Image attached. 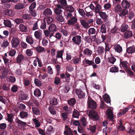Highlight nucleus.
Segmentation results:
<instances>
[{
	"mask_svg": "<svg viewBox=\"0 0 135 135\" xmlns=\"http://www.w3.org/2000/svg\"><path fill=\"white\" fill-rule=\"evenodd\" d=\"M56 19L58 21L61 22H63L64 20L63 17L61 15L57 16L56 17Z\"/></svg>",
	"mask_w": 135,
	"mask_h": 135,
	"instance_id": "nucleus-42",
	"label": "nucleus"
},
{
	"mask_svg": "<svg viewBox=\"0 0 135 135\" xmlns=\"http://www.w3.org/2000/svg\"><path fill=\"white\" fill-rule=\"evenodd\" d=\"M50 103L51 104L54 105H56L58 103L57 99L55 98L50 99Z\"/></svg>",
	"mask_w": 135,
	"mask_h": 135,
	"instance_id": "nucleus-21",
	"label": "nucleus"
},
{
	"mask_svg": "<svg viewBox=\"0 0 135 135\" xmlns=\"http://www.w3.org/2000/svg\"><path fill=\"white\" fill-rule=\"evenodd\" d=\"M103 99L106 103H110V98L108 95L107 94H105L103 95Z\"/></svg>",
	"mask_w": 135,
	"mask_h": 135,
	"instance_id": "nucleus-17",
	"label": "nucleus"
},
{
	"mask_svg": "<svg viewBox=\"0 0 135 135\" xmlns=\"http://www.w3.org/2000/svg\"><path fill=\"white\" fill-rule=\"evenodd\" d=\"M114 48L115 51L118 53L120 52L122 50V47L118 44L115 45Z\"/></svg>",
	"mask_w": 135,
	"mask_h": 135,
	"instance_id": "nucleus-18",
	"label": "nucleus"
},
{
	"mask_svg": "<svg viewBox=\"0 0 135 135\" xmlns=\"http://www.w3.org/2000/svg\"><path fill=\"white\" fill-rule=\"evenodd\" d=\"M64 52L63 50L57 51V54L56 56V59L57 60L58 58H60V59L61 62L60 61L59 62H62L63 60V58L62 57L63 53Z\"/></svg>",
	"mask_w": 135,
	"mask_h": 135,
	"instance_id": "nucleus-9",
	"label": "nucleus"
},
{
	"mask_svg": "<svg viewBox=\"0 0 135 135\" xmlns=\"http://www.w3.org/2000/svg\"><path fill=\"white\" fill-rule=\"evenodd\" d=\"M26 40V42L30 44H32L34 42V41L32 38L31 36H27Z\"/></svg>",
	"mask_w": 135,
	"mask_h": 135,
	"instance_id": "nucleus-22",
	"label": "nucleus"
},
{
	"mask_svg": "<svg viewBox=\"0 0 135 135\" xmlns=\"http://www.w3.org/2000/svg\"><path fill=\"white\" fill-rule=\"evenodd\" d=\"M26 53L28 56H31L33 53V49H27L26 51Z\"/></svg>",
	"mask_w": 135,
	"mask_h": 135,
	"instance_id": "nucleus-40",
	"label": "nucleus"
},
{
	"mask_svg": "<svg viewBox=\"0 0 135 135\" xmlns=\"http://www.w3.org/2000/svg\"><path fill=\"white\" fill-rule=\"evenodd\" d=\"M12 47L14 48L17 47L19 45V42L17 37H13L11 41Z\"/></svg>",
	"mask_w": 135,
	"mask_h": 135,
	"instance_id": "nucleus-5",
	"label": "nucleus"
},
{
	"mask_svg": "<svg viewBox=\"0 0 135 135\" xmlns=\"http://www.w3.org/2000/svg\"><path fill=\"white\" fill-rule=\"evenodd\" d=\"M83 54L87 56H90L92 53V51L88 48H86L83 51Z\"/></svg>",
	"mask_w": 135,
	"mask_h": 135,
	"instance_id": "nucleus-13",
	"label": "nucleus"
},
{
	"mask_svg": "<svg viewBox=\"0 0 135 135\" xmlns=\"http://www.w3.org/2000/svg\"><path fill=\"white\" fill-rule=\"evenodd\" d=\"M3 23L4 25L6 27H11L12 26L11 22L8 20H4Z\"/></svg>",
	"mask_w": 135,
	"mask_h": 135,
	"instance_id": "nucleus-23",
	"label": "nucleus"
},
{
	"mask_svg": "<svg viewBox=\"0 0 135 135\" xmlns=\"http://www.w3.org/2000/svg\"><path fill=\"white\" fill-rule=\"evenodd\" d=\"M54 11L56 14L59 15L62 12V10L61 9L55 8L54 9Z\"/></svg>",
	"mask_w": 135,
	"mask_h": 135,
	"instance_id": "nucleus-58",
	"label": "nucleus"
},
{
	"mask_svg": "<svg viewBox=\"0 0 135 135\" xmlns=\"http://www.w3.org/2000/svg\"><path fill=\"white\" fill-rule=\"evenodd\" d=\"M33 121L35 124L36 127H39L40 125V124L39 121L36 119H33Z\"/></svg>",
	"mask_w": 135,
	"mask_h": 135,
	"instance_id": "nucleus-51",
	"label": "nucleus"
},
{
	"mask_svg": "<svg viewBox=\"0 0 135 135\" xmlns=\"http://www.w3.org/2000/svg\"><path fill=\"white\" fill-rule=\"evenodd\" d=\"M52 11L49 8H47L43 12V14L45 16L50 15L52 14Z\"/></svg>",
	"mask_w": 135,
	"mask_h": 135,
	"instance_id": "nucleus-15",
	"label": "nucleus"
},
{
	"mask_svg": "<svg viewBox=\"0 0 135 135\" xmlns=\"http://www.w3.org/2000/svg\"><path fill=\"white\" fill-rule=\"evenodd\" d=\"M56 28L55 25L54 24H52L49 26L48 29L50 32H53L55 31Z\"/></svg>",
	"mask_w": 135,
	"mask_h": 135,
	"instance_id": "nucleus-25",
	"label": "nucleus"
},
{
	"mask_svg": "<svg viewBox=\"0 0 135 135\" xmlns=\"http://www.w3.org/2000/svg\"><path fill=\"white\" fill-rule=\"evenodd\" d=\"M8 79L10 82L12 83H14L16 80L15 78L12 76H9Z\"/></svg>",
	"mask_w": 135,
	"mask_h": 135,
	"instance_id": "nucleus-60",
	"label": "nucleus"
},
{
	"mask_svg": "<svg viewBox=\"0 0 135 135\" xmlns=\"http://www.w3.org/2000/svg\"><path fill=\"white\" fill-rule=\"evenodd\" d=\"M6 15L9 16H13L14 15V13L13 10H6Z\"/></svg>",
	"mask_w": 135,
	"mask_h": 135,
	"instance_id": "nucleus-37",
	"label": "nucleus"
},
{
	"mask_svg": "<svg viewBox=\"0 0 135 135\" xmlns=\"http://www.w3.org/2000/svg\"><path fill=\"white\" fill-rule=\"evenodd\" d=\"M81 122L82 125L84 126L85 127L86 124V120L85 118L83 117L81 119Z\"/></svg>",
	"mask_w": 135,
	"mask_h": 135,
	"instance_id": "nucleus-55",
	"label": "nucleus"
},
{
	"mask_svg": "<svg viewBox=\"0 0 135 135\" xmlns=\"http://www.w3.org/2000/svg\"><path fill=\"white\" fill-rule=\"evenodd\" d=\"M49 110L50 113L52 114H56V110L52 106H51L49 108Z\"/></svg>",
	"mask_w": 135,
	"mask_h": 135,
	"instance_id": "nucleus-46",
	"label": "nucleus"
},
{
	"mask_svg": "<svg viewBox=\"0 0 135 135\" xmlns=\"http://www.w3.org/2000/svg\"><path fill=\"white\" fill-rule=\"evenodd\" d=\"M93 3L95 6V12L96 13H99L101 9V7L100 5L97 3V1H95L93 2Z\"/></svg>",
	"mask_w": 135,
	"mask_h": 135,
	"instance_id": "nucleus-10",
	"label": "nucleus"
},
{
	"mask_svg": "<svg viewBox=\"0 0 135 135\" xmlns=\"http://www.w3.org/2000/svg\"><path fill=\"white\" fill-rule=\"evenodd\" d=\"M36 51L39 52H41L44 50V48L40 46H39L36 48Z\"/></svg>",
	"mask_w": 135,
	"mask_h": 135,
	"instance_id": "nucleus-61",
	"label": "nucleus"
},
{
	"mask_svg": "<svg viewBox=\"0 0 135 135\" xmlns=\"http://www.w3.org/2000/svg\"><path fill=\"white\" fill-rule=\"evenodd\" d=\"M122 8L121 6L119 4L116 5L115 6L114 9L115 12L116 13L120 12L122 10Z\"/></svg>",
	"mask_w": 135,
	"mask_h": 135,
	"instance_id": "nucleus-27",
	"label": "nucleus"
},
{
	"mask_svg": "<svg viewBox=\"0 0 135 135\" xmlns=\"http://www.w3.org/2000/svg\"><path fill=\"white\" fill-rule=\"evenodd\" d=\"M66 9L67 11H69L71 12H73L74 11L73 7L71 6L66 7Z\"/></svg>",
	"mask_w": 135,
	"mask_h": 135,
	"instance_id": "nucleus-54",
	"label": "nucleus"
},
{
	"mask_svg": "<svg viewBox=\"0 0 135 135\" xmlns=\"http://www.w3.org/2000/svg\"><path fill=\"white\" fill-rule=\"evenodd\" d=\"M33 64V65H29V67L31 68V70L35 68L37 66V64H38V66L40 67H41L42 65L41 62L38 57H36L35 60H34ZM30 70V69H29V70Z\"/></svg>",
	"mask_w": 135,
	"mask_h": 135,
	"instance_id": "nucleus-3",
	"label": "nucleus"
},
{
	"mask_svg": "<svg viewBox=\"0 0 135 135\" xmlns=\"http://www.w3.org/2000/svg\"><path fill=\"white\" fill-rule=\"evenodd\" d=\"M72 40L74 44L79 45L81 43L82 38L81 36L79 35L75 36L73 37Z\"/></svg>",
	"mask_w": 135,
	"mask_h": 135,
	"instance_id": "nucleus-4",
	"label": "nucleus"
},
{
	"mask_svg": "<svg viewBox=\"0 0 135 135\" xmlns=\"http://www.w3.org/2000/svg\"><path fill=\"white\" fill-rule=\"evenodd\" d=\"M77 18L76 17H73L70 20L68 21V23L70 25L73 24L77 22Z\"/></svg>",
	"mask_w": 135,
	"mask_h": 135,
	"instance_id": "nucleus-30",
	"label": "nucleus"
},
{
	"mask_svg": "<svg viewBox=\"0 0 135 135\" xmlns=\"http://www.w3.org/2000/svg\"><path fill=\"white\" fill-rule=\"evenodd\" d=\"M130 107H128L127 108H125L123 110L122 112H119L118 113V116H119V115H123L124 114V113H126L127 111L129 110V109L130 108Z\"/></svg>",
	"mask_w": 135,
	"mask_h": 135,
	"instance_id": "nucleus-56",
	"label": "nucleus"
},
{
	"mask_svg": "<svg viewBox=\"0 0 135 135\" xmlns=\"http://www.w3.org/2000/svg\"><path fill=\"white\" fill-rule=\"evenodd\" d=\"M118 71V69L117 67L116 66L110 68V72H117Z\"/></svg>",
	"mask_w": 135,
	"mask_h": 135,
	"instance_id": "nucleus-45",
	"label": "nucleus"
},
{
	"mask_svg": "<svg viewBox=\"0 0 135 135\" xmlns=\"http://www.w3.org/2000/svg\"><path fill=\"white\" fill-rule=\"evenodd\" d=\"M24 5L22 3H18L16 5L15 8L16 9H20L23 8L24 7Z\"/></svg>",
	"mask_w": 135,
	"mask_h": 135,
	"instance_id": "nucleus-36",
	"label": "nucleus"
},
{
	"mask_svg": "<svg viewBox=\"0 0 135 135\" xmlns=\"http://www.w3.org/2000/svg\"><path fill=\"white\" fill-rule=\"evenodd\" d=\"M122 7L124 8H128L130 6V4L127 0H123L121 2Z\"/></svg>",
	"mask_w": 135,
	"mask_h": 135,
	"instance_id": "nucleus-7",
	"label": "nucleus"
},
{
	"mask_svg": "<svg viewBox=\"0 0 135 135\" xmlns=\"http://www.w3.org/2000/svg\"><path fill=\"white\" fill-rule=\"evenodd\" d=\"M127 51L128 54L132 53L134 52L135 48L133 47H130L127 49Z\"/></svg>",
	"mask_w": 135,
	"mask_h": 135,
	"instance_id": "nucleus-34",
	"label": "nucleus"
},
{
	"mask_svg": "<svg viewBox=\"0 0 135 135\" xmlns=\"http://www.w3.org/2000/svg\"><path fill=\"white\" fill-rule=\"evenodd\" d=\"M65 130L64 131V133L65 135H73L70 127L67 126H65Z\"/></svg>",
	"mask_w": 135,
	"mask_h": 135,
	"instance_id": "nucleus-12",
	"label": "nucleus"
},
{
	"mask_svg": "<svg viewBox=\"0 0 135 135\" xmlns=\"http://www.w3.org/2000/svg\"><path fill=\"white\" fill-rule=\"evenodd\" d=\"M127 62L126 61L121 62L120 65L121 67H123L124 69H127Z\"/></svg>",
	"mask_w": 135,
	"mask_h": 135,
	"instance_id": "nucleus-35",
	"label": "nucleus"
},
{
	"mask_svg": "<svg viewBox=\"0 0 135 135\" xmlns=\"http://www.w3.org/2000/svg\"><path fill=\"white\" fill-rule=\"evenodd\" d=\"M13 116L12 114H9L8 115L7 120L8 122L11 123L13 122Z\"/></svg>",
	"mask_w": 135,
	"mask_h": 135,
	"instance_id": "nucleus-59",
	"label": "nucleus"
},
{
	"mask_svg": "<svg viewBox=\"0 0 135 135\" xmlns=\"http://www.w3.org/2000/svg\"><path fill=\"white\" fill-rule=\"evenodd\" d=\"M23 18L25 20H29L31 18V16L28 14H24L22 16Z\"/></svg>",
	"mask_w": 135,
	"mask_h": 135,
	"instance_id": "nucleus-57",
	"label": "nucleus"
},
{
	"mask_svg": "<svg viewBox=\"0 0 135 135\" xmlns=\"http://www.w3.org/2000/svg\"><path fill=\"white\" fill-rule=\"evenodd\" d=\"M96 31L94 28H90L88 30V33L89 34H95Z\"/></svg>",
	"mask_w": 135,
	"mask_h": 135,
	"instance_id": "nucleus-62",
	"label": "nucleus"
},
{
	"mask_svg": "<svg viewBox=\"0 0 135 135\" xmlns=\"http://www.w3.org/2000/svg\"><path fill=\"white\" fill-rule=\"evenodd\" d=\"M88 108L91 109H95L97 107L96 102L89 96L88 97L87 102Z\"/></svg>",
	"mask_w": 135,
	"mask_h": 135,
	"instance_id": "nucleus-2",
	"label": "nucleus"
},
{
	"mask_svg": "<svg viewBox=\"0 0 135 135\" xmlns=\"http://www.w3.org/2000/svg\"><path fill=\"white\" fill-rule=\"evenodd\" d=\"M88 116L89 118L95 120H97L99 118L98 113L94 110H89Z\"/></svg>",
	"mask_w": 135,
	"mask_h": 135,
	"instance_id": "nucleus-1",
	"label": "nucleus"
},
{
	"mask_svg": "<svg viewBox=\"0 0 135 135\" xmlns=\"http://www.w3.org/2000/svg\"><path fill=\"white\" fill-rule=\"evenodd\" d=\"M16 52V51L15 50H12L9 51L8 52V55L11 56H13L15 55Z\"/></svg>",
	"mask_w": 135,
	"mask_h": 135,
	"instance_id": "nucleus-63",
	"label": "nucleus"
},
{
	"mask_svg": "<svg viewBox=\"0 0 135 135\" xmlns=\"http://www.w3.org/2000/svg\"><path fill=\"white\" fill-rule=\"evenodd\" d=\"M81 61L80 58L75 57H74L72 60V61L74 64H78Z\"/></svg>",
	"mask_w": 135,
	"mask_h": 135,
	"instance_id": "nucleus-26",
	"label": "nucleus"
},
{
	"mask_svg": "<svg viewBox=\"0 0 135 135\" xmlns=\"http://www.w3.org/2000/svg\"><path fill=\"white\" fill-rule=\"evenodd\" d=\"M107 114L108 118L110 119L113 118V115L112 111L110 109H108L107 112Z\"/></svg>",
	"mask_w": 135,
	"mask_h": 135,
	"instance_id": "nucleus-14",
	"label": "nucleus"
},
{
	"mask_svg": "<svg viewBox=\"0 0 135 135\" xmlns=\"http://www.w3.org/2000/svg\"><path fill=\"white\" fill-rule=\"evenodd\" d=\"M34 81L35 83L37 86H39L41 85L42 84L41 82L38 79H35Z\"/></svg>",
	"mask_w": 135,
	"mask_h": 135,
	"instance_id": "nucleus-53",
	"label": "nucleus"
},
{
	"mask_svg": "<svg viewBox=\"0 0 135 135\" xmlns=\"http://www.w3.org/2000/svg\"><path fill=\"white\" fill-rule=\"evenodd\" d=\"M99 14L100 17L103 20H105L107 17V15L104 12H100L99 13Z\"/></svg>",
	"mask_w": 135,
	"mask_h": 135,
	"instance_id": "nucleus-20",
	"label": "nucleus"
},
{
	"mask_svg": "<svg viewBox=\"0 0 135 135\" xmlns=\"http://www.w3.org/2000/svg\"><path fill=\"white\" fill-rule=\"evenodd\" d=\"M88 8H89L88 7H87L85 8V9L86 12V15L88 17L91 18L93 15V13L92 11H91L90 12H87L86 10H87Z\"/></svg>",
	"mask_w": 135,
	"mask_h": 135,
	"instance_id": "nucleus-43",
	"label": "nucleus"
},
{
	"mask_svg": "<svg viewBox=\"0 0 135 135\" xmlns=\"http://www.w3.org/2000/svg\"><path fill=\"white\" fill-rule=\"evenodd\" d=\"M20 115L21 118H24L28 116V114L26 112L22 111L20 113Z\"/></svg>",
	"mask_w": 135,
	"mask_h": 135,
	"instance_id": "nucleus-32",
	"label": "nucleus"
},
{
	"mask_svg": "<svg viewBox=\"0 0 135 135\" xmlns=\"http://www.w3.org/2000/svg\"><path fill=\"white\" fill-rule=\"evenodd\" d=\"M3 59L4 60L5 64L8 67H9L11 65V62L12 60H9L7 58L5 57H3Z\"/></svg>",
	"mask_w": 135,
	"mask_h": 135,
	"instance_id": "nucleus-11",
	"label": "nucleus"
},
{
	"mask_svg": "<svg viewBox=\"0 0 135 135\" xmlns=\"http://www.w3.org/2000/svg\"><path fill=\"white\" fill-rule=\"evenodd\" d=\"M19 28L20 31L22 32H26L27 30V27L23 24L20 25Z\"/></svg>",
	"mask_w": 135,
	"mask_h": 135,
	"instance_id": "nucleus-24",
	"label": "nucleus"
},
{
	"mask_svg": "<svg viewBox=\"0 0 135 135\" xmlns=\"http://www.w3.org/2000/svg\"><path fill=\"white\" fill-rule=\"evenodd\" d=\"M104 49L102 47L98 46L97 49V51L99 54H102L104 52Z\"/></svg>",
	"mask_w": 135,
	"mask_h": 135,
	"instance_id": "nucleus-52",
	"label": "nucleus"
},
{
	"mask_svg": "<svg viewBox=\"0 0 135 135\" xmlns=\"http://www.w3.org/2000/svg\"><path fill=\"white\" fill-rule=\"evenodd\" d=\"M81 25L85 28L87 29L89 27L88 23L84 20H81L80 21Z\"/></svg>",
	"mask_w": 135,
	"mask_h": 135,
	"instance_id": "nucleus-19",
	"label": "nucleus"
},
{
	"mask_svg": "<svg viewBox=\"0 0 135 135\" xmlns=\"http://www.w3.org/2000/svg\"><path fill=\"white\" fill-rule=\"evenodd\" d=\"M75 99L74 98H72L68 101V103L70 105H73L75 104Z\"/></svg>",
	"mask_w": 135,
	"mask_h": 135,
	"instance_id": "nucleus-50",
	"label": "nucleus"
},
{
	"mask_svg": "<svg viewBox=\"0 0 135 135\" xmlns=\"http://www.w3.org/2000/svg\"><path fill=\"white\" fill-rule=\"evenodd\" d=\"M100 32L103 33H105L106 32V26L104 24H103L101 27Z\"/></svg>",
	"mask_w": 135,
	"mask_h": 135,
	"instance_id": "nucleus-48",
	"label": "nucleus"
},
{
	"mask_svg": "<svg viewBox=\"0 0 135 135\" xmlns=\"http://www.w3.org/2000/svg\"><path fill=\"white\" fill-rule=\"evenodd\" d=\"M75 92L78 97L80 99H83L84 98L85 94L80 89H76Z\"/></svg>",
	"mask_w": 135,
	"mask_h": 135,
	"instance_id": "nucleus-6",
	"label": "nucleus"
},
{
	"mask_svg": "<svg viewBox=\"0 0 135 135\" xmlns=\"http://www.w3.org/2000/svg\"><path fill=\"white\" fill-rule=\"evenodd\" d=\"M134 16V13L132 11H131L128 15L127 17L129 19L131 20L133 18Z\"/></svg>",
	"mask_w": 135,
	"mask_h": 135,
	"instance_id": "nucleus-44",
	"label": "nucleus"
},
{
	"mask_svg": "<svg viewBox=\"0 0 135 135\" xmlns=\"http://www.w3.org/2000/svg\"><path fill=\"white\" fill-rule=\"evenodd\" d=\"M132 35V32L131 31H127L125 33L124 37L126 38H128Z\"/></svg>",
	"mask_w": 135,
	"mask_h": 135,
	"instance_id": "nucleus-31",
	"label": "nucleus"
},
{
	"mask_svg": "<svg viewBox=\"0 0 135 135\" xmlns=\"http://www.w3.org/2000/svg\"><path fill=\"white\" fill-rule=\"evenodd\" d=\"M8 70V69H5L3 71L1 74V79H4L7 75Z\"/></svg>",
	"mask_w": 135,
	"mask_h": 135,
	"instance_id": "nucleus-16",
	"label": "nucleus"
},
{
	"mask_svg": "<svg viewBox=\"0 0 135 135\" xmlns=\"http://www.w3.org/2000/svg\"><path fill=\"white\" fill-rule=\"evenodd\" d=\"M24 59V58L23 56L22 55H18L17 57L16 61L20 63L23 61Z\"/></svg>",
	"mask_w": 135,
	"mask_h": 135,
	"instance_id": "nucleus-28",
	"label": "nucleus"
},
{
	"mask_svg": "<svg viewBox=\"0 0 135 135\" xmlns=\"http://www.w3.org/2000/svg\"><path fill=\"white\" fill-rule=\"evenodd\" d=\"M32 111L33 113L36 115H37L40 113V111L36 107H33L32 108Z\"/></svg>",
	"mask_w": 135,
	"mask_h": 135,
	"instance_id": "nucleus-39",
	"label": "nucleus"
},
{
	"mask_svg": "<svg viewBox=\"0 0 135 135\" xmlns=\"http://www.w3.org/2000/svg\"><path fill=\"white\" fill-rule=\"evenodd\" d=\"M128 27V25L124 23L122 25L121 27V31L122 32H124L127 29Z\"/></svg>",
	"mask_w": 135,
	"mask_h": 135,
	"instance_id": "nucleus-29",
	"label": "nucleus"
},
{
	"mask_svg": "<svg viewBox=\"0 0 135 135\" xmlns=\"http://www.w3.org/2000/svg\"><path fill=\"white\" fill-rule=\"evenodd\" d=\"M128 13L127 8H125L122 11L121 13L119 15L120 16H124L127 15Z\"/></svg>",
	"mask_w": 135,
	"mask_h": 135,
	"instance_id": "nucleus-33",
	"label": "nucleus"
},
{
	"mask_svg": "<svg viewBox=\"0 0 135 135\" xmlns=\"http://www.w3.org/2000/svg\"><path fill=\"white\" fill-rule=\"evenodd\" d=\"M42 44L43 46H46L48 44V42L47 40L45 38H44L42 39Z\"/></svg>",
	"mask_w": 135,
	"mask_h": 135,
	"instance_id": "nucleus-49",
	"label": "nucleus"
},
{
	"mask_svg": "<svg viewBox=\"0 0 135 135\" xmlns=\"http://www.w3.org/2000/svg\"><path fill=\"white\" fill-rule=\"evenodd\" d=\"M34 95L36 97H39L41 94L40 90L38 89H36L34 91Z\"/></svg>",
	"mask_w": 135,
	"mask_h": 135,
	"instance_id": "nucleus-41",
	"label": "nucleus"
},
{
	"mask_svg": "<svg viewBox=\"0 0 135 135\" xmlns=\"http://www.w3.org/2000/svg\"><path fill=\"white\" fill-rule=\"evenodd\" d=\"M60 82V78L58 77H56L55 78L54 83L56 85H58Z\"/></svg>",
	"mask_w": 135,
	"mask_h": 135,
	"instance_id": "nucleus-64",
	"label": "nucleus"
},
{
	"mask_svg": "<svg viewBox=\"0 0 135 135\" xmlns=\"http://www.w3.org/2000/svg\"><path fill=\"white\" fill-rule=\"evenodd\" d=\"M116 61L115 59L112 56L109 58L108 63L110 64H113Z\"/></svg>",
	"mask_w": 135,
	"mask_h": 135,
	"instance_id": "nucleus-38",
	"label": "nucleus"
},
{
	"mask_svg": "<svg viewBox=\"0 0 135 135\" xmlns=\"http://www.w3.org/2000/svg\"><path fill=\"white\" fill-rule=\"evenodd\" d=\"M73 116L74 118H78L79 116V112L77 110H75L73 111Z\"/></svg>",
	"mask_w": 135,
	"mask_h": 135,
	"instance_id": "nucleus-47",
	"label": "nucleus"
},
{
	"mask_svg": "<svg viewBox=\"0 0 135 135\" xmlns=\"http://www.w3.org/2000/svg\"><path fill=\"white\" fill-rule=\"evenodd\" d=\"M42 31L41 30L35 31L34 33L35 37L37 39L41 40L42 37Z\"/></svg>",
	"mask_w": 135,
	"mask_h": 135,
	"instance_id": "nucleus-8",
	"label": "nucleus"
}]
</instances>
